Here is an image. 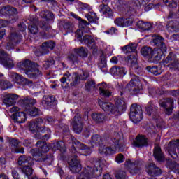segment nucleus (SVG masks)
Wrapping results in <instances>:
<instances>
[{"label": "nucleus", "instance_id": "f257e3e1", "mask_svg": "<svg viewBox=\"0 0 179 179\" xmlns=\"http://www.w3.org/2000/svg\"><path fill=\"white\" fill-rule=\"evenodd\" d=\"M71 141L72 143L70 152L72 153V155L68 158V164L72 173H79L82 170V165H80V160L79 159V157H78V150H85V152L90 153V148L75 138H71Z\"/></svg>", "mask_w": 179, "mask_h": 179}, {"label": "nucleus", "instance_id": "f03ea898", "mask_svg": "<svg viewBox=\"0 0 179 179\" xmlns=\"http://www.w3.org/2000/svg\"><path fill=\"white\" fill-rule=\"evenodd\" d=\"M36 149L32 150V156L36 162L39 163H45L47 166L51 165L54 162V156L52 154L47 153L50 150V146L44 141H38L36 143Z\"/></svg>", "mask_w": 179, "mask_h": 179}, {"label": "nucleus", "instance_id": "7ed1b4c3", "mask_svg": "<svg viewBox=\"0 0 179 179\" xmlns=\"http://www.w3.org/2000/svg\"><path fill=\"white\" fill-rule=\"evenodd\" d=\"M17 68L24 71L28 78L31 79H37L41 78L43 73L38 69V64L32 62L29 59H25L17 64Z\"/></svg>", "mask_w": 179, "mask_h": 179}, {"label": "nucleus", "instance_id": "20e7f679", "mask_svg": "<svg viewBox=\"0 0 179 179\" xmlns=\"http://www.w3.org/2000/svg\"><path fill=\"white\" fill-rule=\"evenodd\" d=\"M101 162L102 160L101 158H95L93 161V169L89 166L85 167L77 179H90L93 177H100L101 173H103Z\"/></svg>", "mask_w": 179, "mask_h": 179}, {"label": "nucleus", "instance_id": "39448f33", "mask_svg": "<svg viewBox=\"0 0 179 179\" xmlns=\"http://www.w3.org/2000/svg\"><path fill=\"white\" fill-rule=\"evenodd\" d=\"M130 76L131 79L127 85V89L131 96H138L142 93V83L138 76L130 73Z\"/></svg>", "mask_w": 179, "mask_h": 179}, {"label": "nucleus", "instance_id": "423d86ee", "mask_svg": "<svg viewBox=\"0 0 179 179\" xmlns=\"http://www.w3.org/2000/svg\"><path fill=\"white\" fill-rule=\"evenodd\" d=\"M83 36V31L82 30L79 29L76 31V38L78 39V41H83V43H85V44H86L89 48L93 50L92 53L96 54L99 49L97 45H96V41H94L93 36L90 35H85L82 38Z\"/></svg>", "mask_w": 179, "mask_h": 179}, {"label": "nucleus", "instance_id": "0eeeda50", "mask_svg": "<svg viewBox=\"0 0 179 179\" xmlns=\"http://www.w3.org/2000/svg\"><path fill=\"white\" fill-rule=\"evenodd\" d=\"M69 80L70 83V86H78L80 83V77H79V73L77 72H75L73 73V75H71L69 72H66L65 74H64V76L60 79V82L62 83V87L63 89H66L68 87L69 83L66 81Z\"/></svg>", "mask_w": 179, "mask_h": 179}, {"label": "nucleus", "instance_id": "6e6552de", "mask_svg": "<svg viewBox=\"0 0 179 179\" xmlns=\"http://www.w3.org/2000/svg\"><path fill=\"white\" fill-rule=\"evenodd\" d=\"M129 118L134 124H138L143 118L142 106L137 103H133L130 108Z\"/></svg>", "mask_w": 179, "mask_h": 179}, {"label": "nucleus", "instance_id": "1a4fd4ad", "mask_svg": "<svg viewBox=\"0 0 179 179\" xmlns=\"http://www.w3.org/2000/svg\"><path fill=\"white\" fill-rule=\"evenodd\" d=\"M18 14L17 9L9 5L2 7L0 10V15H2L3 16H10V20H8V21L10 24H13L19 20Z\"/></svg>", "mask_w": 179, "mask_h": 179}, {"label": "nucleus", "instance_id": "9d476101", "mask_svg": "<svg viewBox=\"0 0 179 179\" xmlns=\"http://www.w3.org/2000/svg\"><path fill=\"white\" fill-rule=\"evenodd\" d=\"M110 141L112 142V145H113L116 150H118V152H124V150L127 149V146L125 145V139L121 134L116 133L113 137L110 138Z\"/></svg>", "mask_w": 179, "mask_h": 179}, {"label": "nucleus", "instance_id": "9b49d317", "mask_svg": "<svg viewBox=\"0 0 179 179\" xmlns=\"http://www.w3.org/2000/svg\"><path fill=\"white\" fill-rule=\"evenodd\" d=\"M0 64L8 69H12L15 66L10 55L3 49H0Z\"/></svg>", "mask_w": 179, "mask_h": 179}, {"label": "nucleus", "instance_id": "f8f14e48", "mask_svg": "<svg viewBox=\"0 0 179 179\" xmlns=\"http://www.w3.org/2000/svg\"><path fill=\"white\" fill-rule=\"evenodd\" d=\"M159 113V107L154 105L152 102H149L145 106V114L152 117V120H155V121L159 120V117H160Z\"/></svg>", "mask_w": 179, "mask_h": 179}, {"label": "nucleus", "instance_id": "ddd939ff", "mask_svg": "<svg viewBox=\"0 0 179 179\" xmlns=\"http://www.w3.org/2000/svg\"><path fill=\"white\" fill-rule=\"evenodd\" d=\"M8 76L11 78L15 83H17V85H22L23 86H24V85H31V83H33V81L24 78L23 76L17 73L10 72L8 73Z\"/></svg>", "mask_w": 179, "mask_h": 179}, {"label": "nucleus", "instance_id": "4468645a", "mask_svg": "<svg viewBox=\"0 0 179 179\" xmlns=\"http://www.w3.org/2000/svg\"><path fill=\"white\" fill-rule=\"evenodd\" d=\"M38 132L34 135L36 139H42V141H48L51 136V130L46 127H38Z\"/></svg>", "mask_w": 179, "mask_h": 179}, {"label": "nucleus", "instance_id": "2eb2a0df", "mask_svg": "<svg viewBox=\"0 0 179 179\" xmlns=\"http://www.w3.org/2000/svg\"><path fill=\"white\" fill-rule=\"evenodd\" d=\"M10 111L11 113H14L13 114V117L14 121H16V122H18L19 124H23V122H26V113H24L23 111L20 112L18 107L14 106L10 109Z\"/></svg>", "mask_w": 179, "mask_h": 179}, {"label": "nucleus", "instance_id": "dca6fc26", "mask_svg": "<svg viewBox=\"0 0 179 179\" xmlns=\"http://www.w3.org/2000/svg\"><path fill=\"white\" fill-rule=\"evenodd\" d=\"M161 107H163L166 110V114L170 115L173 113V108H174V100L171 98H166L159 100V101Z\"/></svg>", "mask_w": 179, "mask_h": 179}, {"label": "nucleus", "instance_id": "f3484780", "mask_svg": "<svg viewBox=\"0 0 179 179\" xmlns=\"http://www.w3.org/2000/svg\"><path fill=\"white\" fill-rule=\"evenodd\" d=\"M125 166H127L129 171L131 174H138V173L141 171L142 162L138 160L132 162H131V160L129 159L125 162Z\"/></svg>", "mask_w": 179, "mask_h": 179}, {"label": "nucleus", "instance_id": "a211bd4d", "mask_svg": "<svg viewBox=\"0 0 179 179\" xmlns=\"http://www.w3.org/2000/svg\"><path fill=\"white\" fill-rule=\"evenodd\" d=\"M132 145L141 149L149 145V139L145 135H138L132 142Z\"/></svg>", "mask_w": 179, "mask_h": 179}, {"label": "nucleus", "instance_id": "6ab92c4d", "mask_svg": "<svg viewBox=\"0 0 179 179\" xmlns=\"http://www.w3.org/2000/svg\"><path fill=\"white\" fill-rule=\"evenodd\" d=\"M98 104L103 111L108 113V114H115L117 115V108L110 103L104 102L103 101L99 99Z\"/></svg>", "mask_w": 179, "mask_h": 179}, {"label": "nucleus", "instance_id": "aec40b11", "mask_svg": "<svg viewBox=\"0 0 179 179\" xmlns=\"http://www.w3.org/2000/svg\"><path fill=\"white\" fill-rule=\"evenodd\" d=\"M128 62H130L131 69L137 75H142L143 69L138 64V59L135 55H130L128 57Z\"/></svg>", "mask_w": 179, "mask_h": 179}, {"label": "nucleus", "instance_id": "412c9836", "mask_svg": "<svg viewBox=\"0 0 179 179\" xmlns=\"http://www.w3.org/2000/svg\"><path fill=\"white\" fill-rule=\"evenodd\" d=\"M71 125L76 134H80V132H82L83 124L82 123V117H80V115L77 114L75 115L71 122Z\"/></svg>", "mask_w": 179, "mask_h": 179}, {"label": "nucleus", "instance_id": "4be33fe9", "mask_svg": "<svg viewBox=\"0 0 179 179\" xmlns=\"http://www.w3.org/2000/svg\"><path fill=\"white\" fill-rule=\"evenodd\" d=\"M178 148V153H179V139L176 141H171L168 145L167 150L172 159H178V155L176 152V148Z\"/></svg>", "mask_w": 179, "mask_h": 179}, {"label": "nucleus", "instance_id": "5701e85b", "mask_svg": "<svg viewBox=\"0 0 179 179\" xmlns=\"http://www.w3.org/2000/svg\"><path fill=\"white\" fill-rule=\"evenodd\" d=\"M57 103V98L54 95L44 96L42 100L43 107L47 109L55 107Z\"/></svg>", "mask_w": 179, "mask_h": 179}, {"label": "nucleus", "instance_id": "b1692460", "mask_svg": "<svg viewBox=\"0 0 179 179\" xmlns=\"http://www.w3.org/2000/svg\"><path fill=\"white\" fill-rule=\"evenodd\" d=\"M164 52H167V51H163V50L161 49H154L150 57L149 62L158 64V62L162 60L163 55H164Z\"/></svg>", "mask_w": 179, "mask_h": 179}, {"label": "nucleus", "instance_id": "393cba45", "mask_svg": "<svg viewBox=\"0 0 179 179\" xmlns=\"http://www.w3.org/2000/svg\"><path fill=\"white\" fill-rule=\"evenodd\" d=\"M145 171L149 176H151V177H157V176L162 174V169L156 166L155 163H149L146 166Z\"/></svg>", "mask_w": 179, "mask_h": 179}, {"label": "nucleus", "instance_id": "a878e982", "mask_svg": "<svg viewBox=\"0 0 179 179\" xmlns=\"http://www.w3.org/2000/svg\"><path fill=\"white\" fill-rule=\"evenodd\" d=\"M17 164L20 166H34V159L29 155H21L18 157Z\"/></svg>", "mask_w": 179, "mask_h": 179}, {"label": "nucleus", "instance_id": "bb28decb", "mask_svg": "<svg viewBox=\"0 0 179 179\" xmlns=\"http://www.w3.org/2000/svg\"><path fill=\"white\" fill-rule=\"evenodd\" d=\"M178 61V59L177 58V55H176L174 52H169L164 62L165 65L166 64V66H169L171 69H173V67L176 66V64H177Z\"/></svg>", "mask_w": 179, "mask_h": 179}, {"label": "nucleus", "instance_id": "cd10ccee", "mask_svg": "<svg viewBox=\"0 0 179 179\" xmlns=\"http://www.w3.org/2000/svg\"><path fill=\"white\" fill-rule=\"evenodd\" d=\"M31 24L28 26V30H29L31 34H37L38 33V27L37 25L38 24V18L31 16L29 18Z\"/></svg>", "mask_w": 179, "mask_h": 179}, {"label": "nucleus", "instance_id": "c85d7f7f", "mask_svg": "<svg viewBox=\"0 0 179 179\" xmlns=\"http://www.w3.org/2000/svg\"><path fill=\"white\" fill-rule=\"evenodd\" d=\"M60 29H63L66 33H73L75 30V24L71 21L62 20L59 22Z\"/></svg>", "mask_w": 179, "mask_h": 179}, {"label": "nucleus", "instance_id": "c756f323", "mask_svg": "<svg viewBox=\"0 0 179 179\" xmlns=\"http://www.w3.org/2000/svg\"><path fill=\"white\" fill-rule=\"evenodd\" d=\"M153 156L157 160V162H159V163H162L166 160V157L164 156V154L163 153V151H162V148L159 145H155L153 150Z\"/></svg>", "mask_w": 179, "mask_h": 179}, {"label": "nucleus", "instance_id": "7c9ffc66", "mask_svg": "<svg viewBox=\"0 0 179 179\" xmlns=\"http://www.w3.org/2000/svg\"><path fill=\"white\" fill-rule=\"evenodd\" d=\"M115 108H117V114H122L125 113L127 110V103H125V99L120 98L115 100Z\"/></svg>", "mask_w": 179, "mask_h": 179}, {"label": "nucleus", "instance_id": "2f4dec72", "mask_svg": "<svg viewBox=\"0 0 179 179\" xmlns=\"http://www.w3.org/2000/svg\"><path fill=\"white\" fill-rule=\"evenodd\" d=\"M100 96L102 99H108L110 96H111L112 92L110 91V87L107 85L106 83H102L101 84H99Z\"/></svg>", "mask_w": 179, "mask_h": 179}, {"label": "nucleus", "instance_id": "473e14b6", "mask_svg": "<svg viewBox=\"0 0 179 179\" xmlns=\"http://www.w3.org/2000/svg\"><path fill=\"white\" fill-rule=\"evenodd\" d=\"M152 43L154 45L157 46V50H162V51H167V46L164 43V38L162 36H157L153 38Z\"/></svg>", "mask_w": 179, "mask_h": 179}, {"label": "nucleus", "instance_id": "72a5a7b5", "mask_svg": "<svg viewBox=\"0 0 179 179\" xmlns=\"http://www.w3.org/2000/svg\"><path fill=\"white\" fill-rule=\"evenodd\" d=\"M17 98L18 96L17 94H9L8 95L4 96L3 101L4 104H6V106H15V104H16V100L17 99Z\"/></svg>", "mask_w": 179, "mask_h": 179}, {"label": "nucleus", "instance_id": "f704fd0d", "mask_svg": "<svg viewBox=\"0 0 179 179\" xmlns=\"http://www.w3.org/2000/svg\"><path fill=\"white\" fill-rule=\"evenodd\" d=\"M110 73L113 76H125L127 75V69L124 67L115 66L110 69Z\"/></svg>", "mask_w": 179, "mask_h": 179}, {"label": "nucleus", "instance_id": "c9c22d12", "mask_svg": "<svg viewBox=\"0 0 179 179\" xmlns=\"http://www.w3.org/2000/svg\"><path fill=\"white\" fill-rule=\"evenodd\" d=\"M99 152L102 156H108L115 153V150L113 148L106 147V145H103V144L99 146Z\"/></svg>", "mask_w": 179, "mask_h": 179}, {"label": "nucleus", "instance_id": "e433bc0d", "mask_svg": "<svg viewBox=\"0 0 179 179\" xmlns=\"http://www.w3.org/2000/svg\"><path fill=\"white\" fill-rule=\"evenodd\" d=\"M99 9L101 13H103L106 17H112L114 15V12L108 5L102 3L99 6Z\"/></svg>", "mask_w": 179, "mask_h": 179}, {"label": "nucleus", "instance_id": "4c0bfd02", "mask_svg": "<svg viewBox=\"0 0 179 179\" xmlns=\"http://www.w3.org/2000/svg\"><path fill=\"white\" fill-rule=\"evenodd\" d=\"M138 48V45L136 43H131L128 45L123 46L121 48L122 51L124 52V54H129L131 52H134L136 55V49Z\"/></svg>", "mask_w": 179, "mask_h": 179}, {"label": "nucleus", "instance_id": "58836bf2", "mask_svg": "<svg viewBox=\"0 0 179 179\" xmlns=\"http://www.w3.org/2000/svg\"><path fill=\"white\" fill-rule=\"evenodd\" d=\"M73 52L80 57V58H82V59H85V58L87 57L89 50H87V48L81 46L78 48H74Z\"/></svg>", "mask_w": 179, "mask_h": 179}, {"label": "nucleus", "instance_id": "ea45409f", "mask_svg": "<svg viewBox=\"0 0 179 179\" xmlns=\"http://www.w3.org/2000/svg\"><path fill=\"white\" fill-rule=\"evenodd\" d=\"M166 27L169 31L172 33H178L179 31V22L177 20H172L168 22Z\"/></svg>", "mask_w": 179, "mask_h": 179}, {"label": "nucleus", "instance_id": "a19ab883", "mask_svg": "<svg viewBox=\"0 0 179 179\" xmlns=\"http://www.w3.org/2000/svg\"><path fill=\"white\" fill-rule=\"evenodd\" d=\"M19 170L25 175L24 179H29V177L33 174V166H22L19 167Z\"/></svg>", "mask_w": 179, "mask_h": 179}, {"label": "nucleus", "instance_id": "79ce46f5", "mask_svg": "<svg viewBox=\"0 0 179 179\" xmlns=\"http://www.w3.org/2000/svg\"><path fill=\"white\" fill-rule=\"evenodd\" d=\"M22 34H20L19 32H12L9 36L8 41H10V43H13V44L17 45L22 41Z\"/></svg>", "mask_w": 179, "mask_h": 179}, {"label": "nucleus", "instance_id": "37998d69", "mask_svg": "<svg viewBox=\"0 0 179 179\" xmlns=\"http://www.w3.org/2000/svg\"><path fill=\"white\" fill-rule=\"evenodd\" d=\"M36 101L31 98H24L22 99V106L24 107L25 110H28L33 108V106L36 104Z\"/></svg>", "mask_w": 179, "mask_h": 179}, {"label": "nucleus", "instance_id": "c03bdc74", "mask_svg": "<svg viewBox=\"0 0 179 179\" xmlns=\"http://www.w3.org/2000/svg\"><path fill=\"white\" fill-rule=\"evenodd\" d=\"M91 143H95V145H99L100 146L106 143V138L101 137L99 134H94L91 138Z\"/></svg>", "mask_w": 179, "mask_h": 179}, {"label": "nucleus", "instance_id": "a18cd8bd", "mask_svg": "<svg viewBox=\"0 0 179 179\" xmlns=\"http://www.w3.org/2000/svg\"><path fill=\"white\" fill-rule=\"evenodd\" d=\"M153 50H152V48L149 46H144L141 48V52L143 57H147V58H148V61H150Z\"/></svg>", "mask_w": 179, "mask_h": 179}, {"label": "nucleus", "instance_id": "49530a36", "mask_svg": "<svg viewBox=\"0 0 179 179\" xmlns=\"http://www.w3.org/2000/svg\"><path fill=\"white\" fill-rule=\"evenodd\" d=\"M67 59L68 61H69V62H71V64H80L81 62L80 58H79L78 55L75 52L71 53L70 55H69L67 56Z\"/></svg>", "mask_w": 179, "mask_h": 179}, {"label": "nucleus", "instance_id": "de8ad7c7", "mask_svg": "<svg viewBox=\"0 0 179 179\" xmlns=\"http://www.w3.org/2000/svg\"><path fill=\"white\" fill-rule=\"evenodd\" d=\"M96 89V81L93 79H88L85 83V90L87 92H92Z\"/></svg>", "mask_w": 179, "mask_h": 179}, {"label": "nucleus", "instance_id": "09e8293b", "mask_svg": "<svg viewBox=\"0 0 179 179\" xmlns=\"http://www.w3.org/2000/svg\"><path fill=\"white\" fill-rule=\"evenodd\" d=\"M92 117L94 121L98 122V124H101V122H104V120H106V115L103 113H93L92 115Z\"/></svg>", "mask_w": 179, "mask_h": 179}, {"label": "nucleus", "instance_id": "8fccbe9b", "mask_svg": "<svg viewBox=\"0 0 179 179\" xmlns=\"http://www.w3.org/2000/svg\"><path fill=\"white\" fill-rule=\"evenodd\" d=\"M138 26L139 29L142 30V31H149L152 27V24L150 22H145L143 21H139L138 22Z\"/></svg>", "mask_w": 179, "mask_h": 179}, {"label": "nucleus", "instance_id": "3c124183", "mask_svg": "<svg viewBox=\"0 0 179 179\" xmlns=\"http://www.w3.org/2000/svg\"><path fill=\"white\" fill-rule=\"evenodd\" d=\"M145 69L152 75H155V76H157V75H160L162 73V71L159 69V67L157 66H148Z\"/></svg>", "mask_w": 179, "mask_h": 179}, {"label": "nucleus", "instance_id": "603ef678", "mask_svg": "<svg viewBox=\"0 0 179 179\" xmlns=\"http://www.w3.org/2000/svg\"><path fill=\"white\" fill-rule=\"evenodd\" d=\"M85 17L90 23H97V20H99V17H97V15L94 12H89L85 15Z\"/></svg>", "mask_w": 179, "mask_h": 179}, {"label": "nucleus", "instance_id": "864d4df0", "mask_svg": "<svg viewBox=\"0 0 179 179\" xmlns=\"http://www.w3.org/2000/svg\"><path fill=\"white\" fill-rule=\"evenodd\" d=\"M53 150H60V152H65V143L60 141L53 144Z\"/></svg>", "mask_w": 179, "mask_h": 179}, {"label": "nucleus", "instance_id": "5fc2aeb1", "mask_svg": "<svg viewBox=\"0 0 179 179\" xmlns=\"http://www.w3.org/2000/svg\"><path fill=\"white\" fill-rule=\"evenodd\" d=\"M28 127L29 131L32 132V134H37V131L38 130V125L36 124L34 120L28 122Z\"/></svg>", "mask_w": 179, "mask_h": 179}, {"label": "nucleus", "instance_id": "6e6d98bb", "mask_svg": "<svg viewBox=\"0 0 179 179\" xmlns=\"http://www.w3.org/2000/svg\"><path fill=\"white\" fill-rule=\"evenodd\" d=\"M40 16L47 19V20H52L54 19V13L51 11H41Z\"/></svg>", "mask_w": 179, "mask_h": 179}, {"label": "nucleus", "instance_id": "4d7b16f0", "mask_svg": "<svg viewBox=\"0 0 179 179\" xmlns=\"http://www.w3.org/2000/svg\"><path fill=\"white\" fill-rule=\"evenodd\" d=\"M169 169L175 174H179V164L177 162H170L169 164Z\"/></svg>", "mask_w": 179, "mask_h": 179}, {"label": "nucleus", "instance_id": "13d9d810", "mask_svg": "<svg viewBox=\"0 0 179 179\" xmlns=\"http://www.w3.org/2000/svg\"><path fill=\"white\" fill-rule=\"evenodd\" d=\"M27 111H29V115L31 117H37L40 114V109L36 107H32L30 109H28Z\"/></svg>", "mask_w": 179, "mask_h": 179}, {"label": "nucleus", "instance_id": "bf43d9fd", "mask_svg": "<svg viewBox=\"0 0 179 179\" xmlns=\"http://www.w3.org/2000/svg\"><path fill=\"white\" fill-rule=\"evenodd\" d=\"M115 177L116 179H125L127 178V173L124 171H116L115 173Z\"/></svg>", "mask_w": 179, "mask_h": 179}, {"label": "nucleus", "instance_id": "052dcab7", "mask_svg": "<svg viewBox=\"0 0 179 179\" xmlns=\"http://www.w3.org/2000/svg\"><path fill=\"white\" fill-rule=\"evenodd\" d=\"M39 27L44 30V31H49L51 29V25L48 24V22H45L44 21L38 23Z\"/></svg>", "mask_w": 179, "mask_h": 179}, {"label": "nucleus", "instance_id": "680f3d73", "mask_svg": "<svg viewBox=\"0 0 179 179\" xmlns=\"http://www.w3.org/2000/svg\"><path fill=\"white\" fill-rule=\"evenodd\" d=\"M54 64H55V60H54V58L49 57L47 60L44 62L43 66H45V69H47V68L52 66Z\"/></svg>", "mask_w": 179, "mask_h": 179}, {"label": "nucleus", "instance_id": "e2e57ef3", "mask_svg": "<svg viewBox=\"0 0 179 179\" xmlns=\"http://www.w3.org/2000/svg\"><path fill=\"white\" fill-rule=\"evenodd\" d=\"M100 62L99 64V68H106L107 66V59H106V56H104V54H101L100 56Z\"/></svg>", "mask_w": 179, "mask_h": 179}, {"label": "nucleus", "instance_id": "0e129e2a", "mask_svg": "<svg viewBox=\"0 0 179 179\" xmlns=\"http://www.w3.org/2000/svg\"><path fill=\"white\" fill-rule=\"evenodd\" d=\"M127 22L129 21L124 20V18H117L115 20V24H117V26H120V27H125Z\"/></svg>", "mask_w": 179, "mask_h": 179}, {"label": "nucleus", "instance_id": "69168bd1", "mask_svg": "<svg viewBox=\"0 0 179 179\" xmlns=\"http://www.w3.org/2000/svg\"><path fill=\"white\" fill-rule=\"evenodd\" d=\"M163 2L169 8H177V2L174 1V0H163Z\"/></svg>", "mask_w": 179, "mask_h": 179}, {"label": "nucleus", "instance_id": "338daca9", "mask_svg": "<svg viewBox=\"0 0 179 179\" xmlns=\"http://www.w3.org/2000/svg\"><path fill=\"white\" fill-rule=\"evenodd\" d=\"M79 77L81 80L86 81L90 78V73L87 71H83L82 73L79 74Z\"/></svg>", "mask_w": 179, "mask_h": 179}, {"label": "nucleus", "instance_id": "774afa93", "mask_svg": "<svg viewBox=\"0 0 179 179\" xmlns=\"http://www.w3.org/2000/svg\"><path fill=\"white\" fill-rule=\"evenodd\" d=\"M43 45H46L49 50L52 51V50L55 48V42H54V41H47L43 42Z\"/></svg>", "mask_w": 179, "mask_h": 179}]
</instances>
